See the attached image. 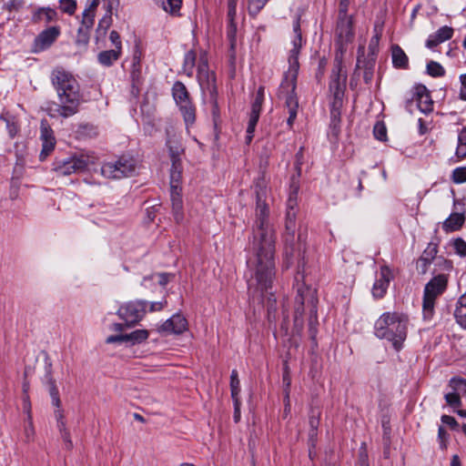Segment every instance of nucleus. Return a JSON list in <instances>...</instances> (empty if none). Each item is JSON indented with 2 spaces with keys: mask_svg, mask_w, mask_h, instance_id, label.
<instances>
[{
  "mask_svg": "<svg viewBox=\"0 0 466 466\" xmlns=\"http://www.w3.org/2000/svg\"><path fill=\"white\" fill-rule=\"evenodd\" d=\"M24 431H25V441L29 442L34 440L35 429L33 426V421H32V418H31L30 414L28 415V421H27V424L25 426Z\"/></svg>",
  "mask_w": 466,
  "mask_h": 466,
  "instance_id": "53",
  "label": "nucleus"
},
{
  "mask_svg": "<svg viewBox=\"0 0 466 466\" xmlns=\"http://www.w3.org/2000/svg\"><path fill=\"white\" fill-rule=\"evenodd\" d=\"M172 96L177 106L191 101L186 86L180 81L174 83L172 86Z\"/></svg>",
  "mask_w": 466,
  "mask_h": 466,
  "instance_id": "26",
  "label": "nucleus"
},
{
  "mask_svg": "<svg viewBox=\"0 0 466 466\" xmlns=\"http://www.w3.org/2000/svg\"><path fill=\"white\" fill-rule=\"evenodd\" d=\"M451 179L455 184L466 182V167H456L452 171Z\"/></svg>",
  "mask_w": 466,
  "mask_h": 466,
  "instance_id": "46",
  "label": "nucleus"
},
{
  "mask_svg": "<svg viewBox=\"0 0 466 466\" xmlns=\"http://www.w3.org/2000/svg\"><path fill=\"white\" fill-rule=\"evenodd\" d=\"M427 73L433 77H440L445 75V70L438 62L431 61L427 64Z\"/></svg>",
  "mask_w": 466,
  "mask_h": 466,
  "instance_id": "42",
  "label": "nucleus"
},
{
  "mask_svg": "<svg viewBox=\"0 0 466 466\" xmlns=\"http://www.w3.org/2000/svg\"><path fill=\"white\" fill-rule=\"evenodd\" d=\"M90 29L80 27L77 30L76 44L86 46L89 42Z\"/></svg>",
  "mask_w": 466,
  "mask_h": 466,
  "instance_id": "43",
  "label": "nucleus"
},
{
  "mask_svg": "<svg viewBox=\"0 0 466 466\" xmlns=\"http://www.w3.org/2000/svg\"><path fill=\"white\" fill-rule=\"evenodd\" d=\"M343 106V98H333L330 104V114H340Z\"/></svg>",
  "mask_w": 466,
  "mask_h": 466,
  "instance_id": "55",
  "label": "nucleus"
},
{
  "mask_svg": "<svg viewBox=\"0 0 466 466\" xmlns=\"http://www.w3.org/2000/svg\"><path fill=\"white\" fill-rule=\"evenodd\" d=\"M438 438L441 441V448L446 449V441L449 438V434H448L447 431L442 426L439 427Z\"/></svg>",
  "mask_w": 466,
  "mask_h": 466,
  "instance_id": "56",
  "label": "nucleus"
},
{
  "mask_svg": "<svg viewBox=\"0 0 466 466\" xmlns=\"http://www.w3.org/2000/svg\"><path fill=\"white\" fill-rule=\"evenodd\" d=\"M453 35V28L444 25L437 30L436 33L431 35L427 41L426 46L428 48H434L440 44L451 39Z\"/></svg>",
  "mask_w": 466,
  "mask_h": 466,
  "instance_id": "22",
  "label": "nucleus"
},
{
  "mask_svg": "<svg viewBox=\"0 0 466 466\" xmlns=\"http://www.w3.org/2000/svg\"><path fill=\"white\" fill-rule=\"evenodd\" d=\"M114 0H109L108 4L106 5V12L105 15L99 20L98 22V27L106 31L109 29V27L112 25V9H113Z\"/></svg>",
  "mask_w": 466,
  "mask_h": 466,
  "instance_id": "38",
  "label": "nucleus"
},
{
  "mask_svg": "<svg viewBox=\"0 0 466 466\" xmlns=\"http://www.w3.org/2000/svg\"><path fill=\"white\" fill-rule=\"evenodd\" d=\"M180 114L183 116L187 131L196 122V106L192 101L178 105Z\"/></svg>",
  "mask_w": 466,
  "mask_h": 466,
  "instance_id": "25",
  "label": "nucleus"
},
{
  "mask_svg": "<svg viewBox=\"0 0 466 466\" xmlns=\"http://www.w3.org/2000/svg\"><path fill=\"white\" fill-rule=\"evenodd\" d=\"M106 342L107 344H112L116 342H127V334L111 335L106 338Z\"/></svg>",
  "mask_w": 466,
  "mask_h": 466,
  "instance_id": "57",
  "label": "nucleus"
},
{
  "mask_svg": "<svg viewBox=\"0 0 466 466\" xmlns=\"http://www.w3.org/2000/svg\"><path fill=\"white\" fill-rule=\"evenodd\" d=\"M40 139L42 141V150L39 158L44 161L54 151L56 143L54 132L46 120L41 122Z\"/></svg>",
  "mask_w": 466,
  "mask_h": 466,
  "instance_id": "15",
  "label": "nucleus"
},
{
  "mask_svg": "<svg viewBox=\"0 0 466 466\" xmlns=\"http://www.w3.org/2000/svg\"><path fill=\"white\" fill-rule=\"evenodd\" d=\"M319 417H320L319 411L315 412L314 410H311V414H310L309 420V423L310 426V430H309L310 438L317 435V429L319 424Z\"/></svg>",
  "mask_w": 466,
  "mask_h": 466,
  "instance_id": "44",
  "label": "nucleus"
},
{
  "mask_svg": "<svg viewBox=\"0 0 466 466\" xmlns=\"http://www.w3.org/2000/svg\"><path fill=\"white\" fill-rule=\"evenodd\" d=\"M445 400L449 406L451 408H459L461 406V398L458 393L451 392L447 393L444 396Z\"/></svg>",
  "mask_w": 466,
  "mask_h": 466,
  "instance_id": "50",
  "label": "nucleus"
},
{
  "mask_svg": "<svg viewBox=\"0 0 466 466\" xmlns=\"http://www.w3.org/2000/svg\"><path fill=\"white\" fill-rule=\"evenodd\" d=\"M167 303V302L166 299H164L162 301L152 302L149 307V311H151V312L159 311L166 307Z\"/></svg>",
  "mask_w": 466,
  "mask_h": 466,
  "instance_id": "62",
  "label": "nucleus"
},
{
  "mask_svg": "<svg viewBox=\"0 0 466 466\" xmlns=\"http://www.w3.org/2000/svg\"><path fill=\"white\" fill-rule=\"evenodd\" d=\"M59 7L63 13L72 15L76 10V0H59Z\"/></svg>",
  "mask_w": 466,
  "mask_h": 466,
  "instance_id": "45",
  "label": "nucleus"
},
{
  "mask_svg": "<svg viewBox=\"0 0 466 466\" xmlns=\"http://www.w3.org/2000/svg\"><path fill=\"white\" fill-rule=\"evenodd\" d=\"M454 317L457 323L466 329V293L458 299L454 310Z\"/></svg>",
  "mask_w": 466,
  "mask_h": 466,
  "instance_id": "29",
  "label": "nucleus"
},
{
  "mask_svg": "<svg viewBox=\"0 0 466 466\" xmlns=\"http://www.w3.org/2000/svg\"><path fill=\"white\" fill-rule=\"evenodd\" d=\"M142 52L138 48H136L132 56V65L130 71V78H131V93L134 96H138L141 89V86L143 84L142 77Z\"/></svg>",
  "mask_w": 466,
  "mask_h": 466,
  "instance_id": "13",
  "label": "nucleus"
},
{
  "mask_svg": "<svg viewBox=\"0 0 466 466\" xmlns=\"http://www.w3.org/2000/svg\"><path fill=\"white\" fill-rule=\"evenodd\" d=\"M340 114H330V124L329 127L332 130V133L335 136H338L340 131Z\"/></svg>",
  "mask_w": 466,
  "mask_h": 466,
  "instance_id": "51",
  "label": "nucleus"
},
{
  "mask_svg": "<svg viewBox=\"0 0 466 466\" xmlns=\"http://www.w3.org/2000/svg\"><path fill=\"white\" fill-rule=\"evenodd\" d=\"M256 196V220L253 227L252 250L254 259L251 261L254 270L255 289L261 295L272 287L276 274L275 241L276 235L270 224L268 182L264 175L254 181ZM254 283L248 284L251 289Z\"/></svg>",
  "mask_w": 466,
  "mask_h": 466,
  "instance_id": "1",
  "label": "nucleus"
},
{
  "mask_svg": "<svg viewBox=\"0 0 466 466\" xmlns=\"http://www.w3.org/2000/svg\"><path fill=\"white\" fill-rule=\"evenodd\" d=\"M163 10L171 15L177 16L182 5V0H157Z\"/></svg>",
  "mask_w": 466,
  "mask_h": 466,
  "instance_id": "34",
  "label": "nucleus"
},
{
  "mask_svg": "<svg viewBox=\"0 0 466 466\" xmlns=\"http://www.w3.org/2000/svg\"><path fill=\"white\" fill-rule=\"evenodd\" d=\"M282 380L285 386V410H287V408L289 407V388L291 384L289 367L287 362L284 363Z\"/></svg>",
  "mask_w": 466,
  "mask_h": 466,
  "instance_id": "36",
  "label": "nucleus"
},
{
  "mask_svg": "<svg viewBox=\"0 0 466 466\" xmlns=\"http://www.w3.org/2000/svg\"><path fill=\"white\" fill-rule=\"evenodd\" d=\"M456 157L460 159L466 157V127H462L458 135Z\"/></svg>",
  "mask_w": 466,
  "mask_h": 466,
  "instance_id": "37",
  "label": "nucleus"
},
{
  "mask_svg": "<svg viewBox=\"0 0 466 466\" xmlns=\"http://www.w3.org/2000/svg\"><path fill=\"white\" fill-rule=\"evenodd\" d=\"M465 218L463 214L461 213H452L451 216L443 222V229L447 232H452L459 230L463 223Z\"/></svg>",
  "mask_w": 466,
  "mask_h": 466,
  "instance_id": "28",
  "label": "nucleus"
},
{
  "mask_svg": "<svg viewBox=\"0 0 466 466\" xmlns=\"http://www.w3.org/2000/svg\"><path fill=\"white\" fill-rule=\"evenodd\" d=\"M60 435L64 441L65 448L68 451L72 450L74 445H73V441L71 440V435H70L69 431L61 432Z\"/></svg>",
  "mask_w": 466,
  "mask_h": 466,
  "instance_id": "58",
  "label": "nucleus"
},
{
  "mask_svg": "<svg viewBox=\"0 0 466 466\" xmlns=\"http://www.w3.org/2000/svg\"><path fill=\"white\" fill-rule=\"evenodd\" d=\"M264 99H265V87L263 86H260L258 88L257 93L254 97V100L251 104V111H250L249 115L257 116H260Z\"/></svg>",
  "mask_w": 466,
  "mask_h": 466,
  "instance_id": "32",
  "label": "nucleus"
},
{
  "mask_svg": "<svg viewBox=\"0 0 466 466\" xmlns=\"http://www.w3.org/2000/svg\"><path fill=\"white\" fill-rule=\"evenodd\" d=\"M349 5H350V0H339V15H348Z\"/></svg>",
  "mask_w": 466,
  "mask_h": 466,
  "instance_id": "63",
  "label": "nucleus"
},
{
  "mask_svg": "<svg viewBox=\"0 0 466 466\" xmlns=\"http://www.w3.org/2000/svg\"><path fill=\"white\" fill-rule=\"evenodd\" d=\"M259 119V116L249 115L248 127H247V134L245 137L246 144L249 145L253 139L254 132L256 129V126L258 124V121Z\"/></svg>",
  "mask_w": 466,
  "mask_h": 466,
  "instance_id": "40",
  "label": "nucleus"
},
{
  "mask_svg": "<svg viewBox=\"0 0 466 466\" xmlns=\"http://www.w3.org/2000/svg\"><path fill=\"white\" fill-rule=\"evenodd\" d=\"M296 218H297V210L287 209L286 213V235H285V255L291 256L292 255V247L289 248L288 244L290 242L292 244L294 240V234L296 228Z\"/></svg>",
  "mask_w": 466,
  "mask_h": 466,
  "instance_id": "20",
  "label": "nucleus"
},
{
  "mask_svg": "<svg viewBox=\"0 0 466 466\" xmlns=\"http://www.w3.org/2000/svg\"><path fill=\"white\" fill-rule=\"evenodd\" d=\"M268 0H248V11L252 16H256L266 5Z\"/></svg>",
  "mask_w": 466,
  "mask_h": 466,
  "instance_id": "41",
  "label": "nucleus"
},
{
  "mask_svg": "<svg viewBox=\"0 0 466 466\" xmlns=\"http://www.w3.org/2000/svg\"><path fill=\"white\" fill-rule=\"evenodd\" d=\"M455 252L461 257L466 256V242L461 238H457L453 241Z\"/></svg>",
  "mask_w": 466,
  "mask_h": 466,
  "instance_id": "52",
  "label": "nucleus"
},
{
  "mask_svg": "<svg viewBox=\"0 0 466 466\" xmlns=\"http://www.w3.org/2000/svg\"><path fill=\"white\" fill-rule=\"evenodd\" d=\"M347 75L342 72V65L338 62L332 70L331 80L329 83V91L333 98H343L346 89Z\"/></svg>",
  "mask_w": 466,
  "mask_h": 466,
  "instance_id": "14",
  "label": "nucleus"
},
{
  "mask_svg": "<svg viewBox=\"0 0 466 466\" xmlns=\"http://www.w3.org/2000/svg\"><path fill=\"white\" fill-rule=\"evenodd\" d=\"M121 51L111 49L102 51L98 54L97 59L98 62L104 66H112L118 58L120 57Z\"/></svg>",
  "mask_w": 466,
  "mask_h": 466,
  "instance_id": "30",
  "label": "nucleus"
},
{
  "mask_svg": "<svg viewBox=\"0 0 466 466\" xmlns=\"http://www.w3.org/2000/svg\"><path fill=\"white\" fill-rule=\"evenodd\" d=\"M449 277L446 274H438L433 277L424 288L422 313L426 319H431L434 314L436 299L441 296L448 287Z\"/></svg>",
  "mask_w": 466,
  "mask_h": 466,
  "instance_id": "5",
  "label": "nucleus"
},
{
  "mask_svg": "<svg viewBox=\"0 0 466 466\" xmlns=\"http://www.w3.org/2000/svg\"><path fill=\"white\" fill-rule=\"evenodd\" d=\"M197 58H198L197 53L193 49H190L189 51H187L185 54L182 69H183V72L188 77L193 76Z\"/></svg>",
  "mask_w": 466,
  "mask_h": 466,
  "instance_id": "31",
  "label": "nucleus"
},
{
  "mask_svg": "<svg viewBox=\"0 0 466 466\" xmlns=\"http://www.w3.org/2000/svg\"><path fill=\"white\" fill-rule=\"evenodd\" d=\"M373 135L380 141L387 139V128L382 122H377L373 127Z\"/></svg>",
  "mask_w": 466,
  "mask_h": 466,
  "instance_id": "47",
  "label": "nucleus"
},
{
  "mask_svg": "<svg viewBox=\"0 0 466 466\" xmlns=\"http://www.w3.org/2000/svg\"><path fill=\"white\" fill-rule=\"evenodd\" d=\"M234 403V415L233 419L235 422H238L240 420V400L239 399H232Z\"/></svg>",
  "mask_w": 466,
  "mask_h": 466,
  "instance_id": "59",
  "label": "nucleus"
},
{
  "mask_svg": "<svg viewBox=\"0 0 466 466\" xmlns=\"http://www.w3.org/2000/svg\"><path fill=\"white\" fill-rule=\"evenodd\" d=\"M441 421L442 423L449 425L451 428L454 429L458 426V422L456 420L449 415H442L441 416Z\"/></svg>",
  "mask_w": 466,
  "mask_h": 466,
  "instance_id": "61",
  "label": "nucleus"
},
{
  "mask_svg": "<svg viewBox=\"0 0 466 466\" xmlns=\"http://www.w3.org/2000/svg\"><path fill=\"white\" fill-rule=\"evenodd\" d=\"M61 35V27L52 25L37 34L31 45V53L40 54L50 49Z\"/></svg>",
  "mask_w": 466,
  "mask_h": 466,
  "instance_id": "9",
  "label": "nucleus"
},
{
  "mask_svg": "<svg viewBox=\"0 0 466 466\" xmlns=\"http://www.w3.org/2000/svg\"><path fill=\"white\" fill-rule=\"evenodd\" d=\"M168 149L171 162L173 160H181V155L184 153V148L179 145H172L171 141H168Z\"/></svg>",
  "mask_w": 466,
  "mask_h": 466,
  "instance_id": "48",
  "label": "nucleus"
},
{
  "mask_svg": "<svg viewBox=\"0 0 466 466\" xmlns=\"http://www.w3.org/2000/svg\"><path fill=\"white\" fill-rule=\"evenodd\" d=\"M294 322L298 325L302 324V316L305 310L304 305L309 309L310 317H317L318 298L315 290L309 287H301L298 289V294L295 299Z\"/></svg>",
  "mask_w": 466,
  "mask_h": 466,
  "instance_id": "7",
  "label": "nucleus"
},
{
  "mask_svg": "<svg viewBox=\"0 0 466 466\" xmlns=\"http://www.w3.org/2000/svg\"><path fill=\"white\" fill-rule=\"evenodd\" d=\"M294 39L292 40V48L289 56V70L285 73L283 80L278 91V97L284 101L288 109L289 117L287 124L292 127L297 117L299 100L296 94L297 78L299 69V55L302 46V35L300 29V17L297 16L293 22Z\"/></svg>",
  "mask_w": 466,
  "mask_h": 466,
  "instance_id": "2",
  "label": "nucleus"
},
{
  "mask_svg": "<svg viewBox=\"0 0 466 466\" xmlns=\"http://www.w3.org/2000/svg\"><path fill=\"white\" fill-rule=\"evenodd\" d=\"M170 197L174 218L177 223H179L183 220L184 217L181 187L178 185L170 186Z\"/></svg>",
  "mask_w": 466,
  "mask_h": 466,
  "instance_id": "21",
  "label": "nucleus"
},
{
  "mask_svg": "<svg viewBox=\"0 0 466 466\" xmlns=\"http://www.w3.org/2000/svg\"><path fill=\"white\" fill-rule=\"evenodd\" d=\"M149 331L147 329H136L127 334V342L132 345L140 344L148 339Z\"/></svg>",
  "mask_w": 466,
  "mask_h": 466,
  "instance_id": "35",
  "label": "nucleus"
},
{
  "mask_svg": "<svg viewBox=\"0 0 466 466\" xmlns=\"http://www.w3.org/2000/svg\"><path fill=\"white\" fill-rule=\"evenodd\" d=\"M299 189V184L295 181H292L290 184L289 198H294V199L298 200Z\"/></svg>",
  "mask_w": 466,
  "mask_h": 466,
  "instance_id": "60",
  "label": "nucleus"
},
{
  "mask_svg": "<svg viewBox=\"0 0 466 466\" xmlns=\"http://www.w3.org/2000/svg\"><path fill=\"white\" fill-rule=\"evenodd\" d=\"M137 167L138 163L135 157L123 155L116 160L104 163L101 167V174L106 178L121 179L134 176Z\"/></svg>",
  "mask_w": 466,
  "mask_h": 466,
  "instance_id": "6",
  "label": "nucleus"
},
{
  "mask_svg": "<svg viewBox=\"0 0 466 466\" xmlns=\"http://www.w3.org/2000/svg\"><path fill=\"white\" fill-rule=\"evenodd\" d=\"M392 278V272L388 266L380 267L379 277L375 280L371 290L375 299H381L385 296Z\"/></svg>",
  "mask_w": 466,
  "mask_h": 466,
  "instance_id": "17",
  "label": "nucleus"
},
{
  "mask_svg": "<svg viewBox=\"0 0 466 466\" xmlns=\"http://www.w3.org/2000/svg\"><path fill=\"white\" fill-rule=\"evenodd\" d=\"M461 87L460 91L461 98L466 100V74L461 76Z\"/></svg>",
  "mask_w": 466,
  "mask_h": 466,
  "instance_id": "64",
  "label": "nucleus"
},
{
  "mask_svg": "<svg viewBox=\"0 0 466 466\" xmlns=\"http://www.w3.org/2000/svg\"><path fill=\"white\" fill-rule=\"evenodd\" d=\"M335 36L342 46L352 41L354 38L353 18L351 15H338Z\"/></svg>",
  "mask_w": 466,
  "mask_h": 466,
  "instance_id": "12",
  "label": "nucleus"
},
{
  "mask_svg": "<svg viewBox=\"0 0 466 466\" xmlns=\"http://www.w3.org/2000/svg\"><path fill=\"white\" fill-rule=\"evenodd\" d=\"M98 5L97 0H93L89 6L85 9L80 27L92 29L95 22L96 11Z\"/></svg>",
  "mask_w": 466,
  "mask_h": 466,
  "instance_id": "27",
  "label": "nucleus"
},
{
  "mask_svg": "<svg viewBox=\"0 0 466 466\" xmlns=\"http://www.w3.org/2000/svg\"><path fill=\"white\" fill-rule=\"evenodd\" d=\"M230 390L232 399H239L240 382L236 370H233L230 375Z\"/></svg>",
  "mask_w": 466,
  "mask_h": 466,
  "instance_id": "39",
  "label": "nucleus"
},
{
  "mask_svg": "<svg viewBox=\"0 0 466 466\" xmlns=\"http://www.w3.org/2000/svg\"><path fill=\"white\" fill-rule=\"evenodd\" d=\"M187 320L181 314H174L157 328V331L163 334H182L187 329Z\"/></svg>",
  "mask_w": 466,
  "mask_h": 466,
  "instance_id": "16",
  "label": "nucleus"
},
{
  "mask_svg": "<svg viewBox=\"0 0 466 466\" xmlns=\"http://www.w3.org/2000/svg\"><path fill=\"white\" fill-rule=\"evenodd\" d=\"M109 39H110L112 45L115 46L116 50H119V51L122 50L121 38H120L119 34L116 31H115V30L111 31Z\"/></svg>",
  "mask_w": 466,
  "mask_h": 466,
  "instance_id": "54",
  "label": "nucleus"
},
{
  "mask_svg": "<svg viewBox=\"0 0 466 466\" xmlns=\"http://www.w3.org/2000/svg\"><path fill=\"white\" fill-rule=\"evenodd\" d=\"M89 160L83 155L74 156L65 160H56L54 162L53 170L57 176H68L73 173L82 172L87 168Z\"/></svg>",
  "mask_w": 466,
  "mask_h": 466,
  "instance_id": "11",
  "label": "nucleus"
},
{
  "mask_svg": "<svg viewBox=\"0 0 466 466\" xmlns=\"http://www.w3.org/2000/svg\"><path fill=\"white\" fill-rule=\"evenodd\" d=\"M416 99L419 109L425 114H428L433 109V101L431 97L429 91L423 85H417L414 87V92L411 100Z\"/></svg>",
  "mask_w": 466,
  "mask_h": 466,
  "instance_id": "18",
  "label": "nucleus"
},
{
  "mask_svg": "<svg viewBox=\"0 0 466 466\" xmlns=\"http://www.w3.org/2000/svg\"><path fill=\"white\" fill-rule=\"evenodd\" d=\"M25 5L24 0H8L4 5V9L8 12H18Z\"/></svg>",
  "mask_w": 466,
  "mask_h": 466,
  "instance_id": "49",
  "label": "nucleus"
},
{
  "mask_svg": "<svg viewBox=\"0 0 466 466\" xmlns=\"http://www.w3.org/2000/svg\"><path fill=\"white\" fill-rule=\"evenodd\" d=\"M57 20V12L49 7H37L32 13L31 21L33 24H39L45 22L49 24Z\"/></svg>",
  "mask_w": 466,
  "mask_h": 466,
  "instance_id": "23",
  "label": "nucleus"
},
{
  "mask_svg": "<svg viewBox=\"0 0 466 466\" xmlns=\"http://www.w3.org/2000/svg\"><path fill=\"white\" fill-rule=\"evenodd\" d=\"M438 253V247L434 243H429L416 262V268L420 274L424 275Z\"/></svg>",
  "mask_w": 466,
  "mask_h": 466,
  "instance_id": "19",
  "label": "nucleus"
},
{
  "mask_svg": "<svg viewBox=\"0 0 466 466\" xmlns=\"http://www.w3.org/2000/svg\"><path fill=\"white\" fill-rule=\"evenodd\" d=\"M409 318L400 312H385L375 322L374 333L379 339H388L399 351L407 338Z\"/></svg>",
  "mask_w": 466,
  "mask_h": 466,
  "instance_id": "4",
  "label": "nucleus"
},
{
  "mask_svg": "<svg viewBox=\"0 0 466 466\" xmlns=\"http://www.w3.org/2000/svg\"><path fill=\"white\" fill-rule=\"evenodd\" d=\"M50 80L59 101L57 114L65 118L76 115L84 101L76 78L64 67L56 66L51 71Z\"/></svg>",
  "mask_w": 466,
  "mask_h": 466,
  "instance_id": "3",
  "label": "nucleus"
},
{
  "mask_svg": "<svg viewBox=\"0 0 466 466\" xmlns=\"http://www.w3.org/2000/svg\"><path fill=\"white\" fill-rule=\"evenodd\" d=\"M197 78L203 91L208 92L211 96L216 95L215 74L208 68V56L205 52H202L198 57Z\"/></svg>",
  "mask_w": 466,
  "mask_h": 466,
  "instance_id": "10",
  "label": "nucleus"
},
{
  "mask_svg": "<svg viewBox=\"0 0 466 466\" xmlns=\"http://www.w3.org/2000/svg\"><path fill=\"white\" fill-rule=\"evenodd\" d=\"M391 58L395 68L407 69L409 67V58L399 45L391 46Z\"/></svg>",
  "mask_w": 466,
  "mask_h": 466,
  "instance_id": "24",
  "label": "nucleus"
},
{
  "mask_svg": "<svg viewBox=\"0 0 466 466\" xmlns=\"http://www.w3.org/2000/svg\"><path fill=\"white\" fill-rule=\"evenodd\" d=\"M147 302L145 300H136L127 302L117 310L118 317L126 322L127 328L137 324L145 316Z\"/></svg>",
  "mask_w": 466,
  "mask_h": 466,
  "instance_id": "8",
  "label": "nucleus"
},
{
  "mask_svg": "<svg viewBox=\"0 0 466 466\" xmlns=\"http://www.w3.org/2000/svg\"><path fill=\"white\" fill-rule=\"evenodd\" d=\"M182 161L181 160H173L171 162L170 168V186L178 185L180 186L182 180Z\"/></svg>",
  "mask_w": 466,
  "mask_h": 466,
  "instance_id": "33",
  "label": "nucleus"
}]
</instances>
